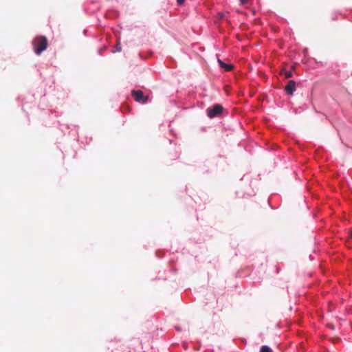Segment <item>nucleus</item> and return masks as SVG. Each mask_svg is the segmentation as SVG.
<instances>
[{"label": "nucleus", "instance_id": "nucleus-3", "mask_svg": "<svg viewBox=\"0 0 352 352\" xmlns=\"http://www.w3.org/2000/svg\"><path fill=\"white\" fill-rule=\"evenodd\" d=\"M223 111V107L221 104H214L212 107L207 109L208 116L209 118H212L219 116Z\"/></svg>", "mask_w": 352, "mask_h": 352}, {"label": "nucleus", "instance_id": "nucleus-9", "mask_svg": "<svg viewBox=\"0 0 352 352\" xmlns=\"http://www.w3.org/2000/svg\"><path fill=\"white\" fill-rule=\"evenodd\" d=\"M116 50H117L118 52H120V51H121V47H120V43H118V44L116 45Z\"/></svg>", "mask_w": 352, "mask_h": 352}, {"label": "nucleus", "instance_id": "nucleus-2", "mask_svg": "<svg viewBox=\"0 0 352 352\" xmlns=\"http://www.w3.org/2000/svg\"><path fill=\"white\" fill-rule=\"evenodd\" d=\"M131 95L138 102L145 104L148 102V96H144L143 91L141 90H133L131 92Z\"/></svg>", "mask_w": 352, "mask_h": 352}, {"label": "nucleus", "instance_id": "nucleus-11", "mask_svg": "<svg viewBox=\"0 0 352 352\" xmlns=\"http://www.w3.org/2000/svg\"><path fill=\"white\" fill-rule=\"evenodd\" d=\"M351 236H352V232H351Z\"/></svg>", "mask_w": 352, "mask_h": 352}, {"label": "nucleus", "instance_id": "nucleus-10", "mask_svg": "<svg viewBox=\"0 0 352 352\" xmlns=\"http://www.w3.org/2000/svg\"><path fill=\"white\" fill-rule=\"evenodd\" d=\"M185 0H177V4L182 5Z\"/></svg>", "mask_w": 352, "mask_h": 352}, {"label": "nucleus", "instance_id": "nucleus-7", "mask_svg": "<svg viewBox=\"0 0 352 352\" xmlns=\"http://www.w3.org/2000/svg\"><path fill=\"white\" fill-rule=\"evenodd\" d=\"M283 73H284L285 78H292L293 76L292 72L290 71H283Z\"/></svg>", "mask_w": 352, "mask_h": 352}, {"label": "nucleus", "instance_id": "nucleus-1", "mask_svg": "<svg viewBox=\"0 0 352 352\" xmlns=\"http://www.w3.org/2000/svg\"><path fill=\"white\" fill-rule=\"evenodd\" d=\"M34 52L37 54L40 55L43 51H45L48 45V41L44 36H37L32 41Z\"/></svg>", "mask_w": 352, "mask_h": 352}, {"label": "nucleus", "instance_id": "nucleus-5", "mask_svg": "<svg viewBox=\"0 0 352 352\" xmlns=\"http://www.w3.org/2000/svg\"><path fill=\"white\" fill-rule=\"evenodd\" d=\"M218 63L220 67L224 69L226 72H230L234 68V65L232 64H226L220 59H218Z\"/></svg>", "mask_w": 352, "mask_h": 352}, {"label": "nucleus", "instance_id": "nucleus-6", "mask_svg": "<svg viewBox=\"0 0 352 352\" xmlns=\"http://www.w3.org/2000/svg\"><path fill=\"white\" fill-rule=\"evenodd\" d=\"M260 352H272V349L267 346H262Z\"/></svg>", "mask_w": 352, "mask_h": 352}, {"label": "nucleus", "instance_id": "nucleus-4", "mask_svg": "<svg viewBox=\"0 0 352 352\" xmlns=\"http://www.w3.org/2000/svg\"><path fill=\"white\" fill-rule=\"evenodd\" d=\"M285 91L288 95H293L296 91V82L294 80L288 81L287 85L285 87Z\"/></svg>", "mask_w": 352, "mask_h": 352}, {"label": "nucleus", "instance_id": "nucleus-8", "mask_svg": "<svg viewBox=\"0 0 352 352\" xmlns=\"http://www.w3.org/2000/svg\"><path fill=\"white\" fill-rule=\"evenodd\" d=\"M239 1H240L241 5L248 6L249 5L250 0H239Z\"/></svg>", "mask_w": 352, "mask_h": 352}]
</instances>
